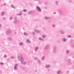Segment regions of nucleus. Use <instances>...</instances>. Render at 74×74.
I'll return each mask as SVG.
<instances>
[{
  "instance_id": "obj_5",
  "label": "nucleus",
  "mask_w": 74,
  "mask_h": 74,
  "mask_svg": "<svg viewBox=\"0 0 74 74\" xmlns=\"http://www.w3.org/2000/svg\"><path fill=\"white\" fill-rule=\"evenodd\" d=\"M18 66V64H15L14 65V70H16L17 69V67Z\"/></svg>"
},
{
  "instance_id": "obj_16",
  "label": "nucleus",
  "mask_w": 74,
  "mask_h": 74,
  "mask_svg": "<svg viewBox=\"0 0 74 74\" xmlns=\"http://www.w3.org/2000/svg\"><path fill=\"white\" fill-rule=\"evenodd\" d=\"M27 43H30V41H29V40H27Z\"/></svg>"
},
{
  "instance_id": "obj_41",
  "label": "nucleus",
  "mask_w": 74,
  "mask_h": 74,
  "mask_svg": "<svg viewBox=\"0 0 74 74\" xmlns=\"http://www.w3.org/2000/svg\"><path fill=\"white\" fill-rule=\"evenodd\" d=\"M46 8H47V7H45V9H46Z\"/></svg>"
},
{
  "instance_id": "obj_3",
  "label": "nucleus",
  "mask_w": 74,
  "mask_h": 74,
  "mask_svg": "<svg viewBox=\"0 0 74 74\" xmlns=\"http://www.w3.org/2000/svg\"><path fill=\"white\" fill-rule=\"evenodd\" d=\"M36 10H37V11H38L39 12H41V10L40 8V7L38 6H36Z\"/></svg>"
},
{
  "instance_id": "obj_45",
  "label": "nucleus",
  "mask_w": 74,
  "mask_h": 74,
  "mask_svg": "<svg viewBox=\"0 0 74 74\" xmlns=\"http://www.w3.org/2000/svg\"><path fill=\"white\" fill-rule=\"evenodd\" d=\"M4 19H5V18H4Z\"/></svg>"
},
{
  "instance_id": "obj_12",
  "label": "nucleus",
  "mask_w": 74,
  "mask_h": 74,
  "mask_svg": "<svg viewBox=\"0 0 74 74\" xmlns=\"http://www.w3.org/2000/svg\"><path fill=\"white\" fill-rule=\"evenodd\" d=\"M60 73H61V71H59L58 72V74H60Z\"/></svg>"
},
{
  "instance_id": "obj_25",
  "label": "nucleus",
  "mask_w": 74,
  "mask_h": 74,
  "mask_svg": "<svg viewBox=\"0 0 74 74\" xmlns=\"http://www.w3.org/2000/svg\"><path fill=\"white\" fill-rule=\"evenodd\" d=\"M46 37V35H43L42 37L43 38H45Z\"/></svg>"
},
{
  "instance_id": "obj_21",
  "label": "nucleus",
  "mask_w": 74,
  "mask_h": 74,
  "mask_svg": "<svg viewBox=\"0 0 74 74\" xmlns=\"http://www.w3.org/2000/svg\"><path fill=\"white\" fill-rule=\"evenodd\" d=\"M22 13H21L20 14H17V15H22Z\"/></svg>"
},
{
  "instance_id": "obj_29",
  "label": "nucleus",
  "mask_w": 74,
  "mask_h": 74,
  "mask_svg": "<svg viewBox=\"0 0 74 74\" xmlns=\"http://www.w3.org/2000/svg\"><path fill=\"white\" fill-rule=\"evenodd\" d=\"M24 35H25V36L27 35V34H26V33H25V32L24 33Z\"/></svg>"
},
{
  "instance_id": "obj_23",
  "label": "nucleus",
  "mask_w": 74,
  "mask_h": 74,
  "mask_svg": "<svg viewBox=\"0 0 74 74\" xmlns=\"http://www.w3.org/2000/svg\"><path fill=\"white\" fill-rule=\"evenodd\" d=\"M4 13H5V12H2V13H1L2 15H4Z\"/></svg>"
},
{
  "instance_id": "obj_9",
  "label": "nucleus",
  "mask_w": 74,
  "mask_h": 74,
  "mask_svg": "<svg viewBox=\"0 0 74 74\" xmlns=\"http://www.w3.org/2000/svg\"><path fill=\"white\" fill-rule=\"evenodd\" d=\"M62 41H63L64 42H66L67 41V39L65 38H62Z\"/></svg>"
},
{
  "instance_id": "obj_33",
  "label": "nucleus",
  "mask_w": 74,
  "mask_h": 74,
  "mask_svg": "<svg viewBox=\"0 0 74 74\" xmlns=\"http://www.w3.org/2000/svg\"><path fill=\"white\" fill-rule=\"evenodd\" d=\"M37 57H35L34 58V60H37Z\"/></svg>"
},
{
  "instance_id": "obj_4",
  "label": "nucleus",
  "mask_w": 74,
  "mask_h": 74,
  "mask_svg": "<svg viewBox=\"0 0 74 74\" xmlns=\"http://www.w3.org/2000/svg\"><path fill=\"white\" fill-rule=\"evenodd\" d=\"M11 33V30L10 29H8L7 30L6 34H10V33Z\"/></svg>"
},
{
  "instance_id": "obj_30",
  "label": "nucleus",
  "mask_w": 74,
  "mask_h": 74,
  "mask_svg": "<svg viewBox=\"0 0 74 74\" xmlns=\"http://www.w3.org/2000/svg\"><path fill=\"white\" fill-rule=\"evenodd\" d=\"M11 6H12V8H15V7L14 6H13L12 5H11Z\"/></svg>"
},
{
  "instance_id": "obj_2",
  "label": "nucleus",
  "mask_w": 74,
  "mask_h": 74,
  "mask_svg": "<svg viewBox=\"0 0 74 74\" xmlns=\"http://www.w3.org/2000/svg\"><path fill=\"white\" fill-rule=\"evenodd\" d=\"M14 24H16L19 21V20L18 19H16V18L15 17L14 18Z\"/></svg>"
},
{
  "instance_id": "obj_44",
  "label": "nucleus",
  "mask_w": 74,
  "mask_h": 74,
  "mask_svg": "<svg viewBox=\"0 0 74 74\" xmlns=\"http://www.w3.org/2000/svg\"><path fill=\"white\" fill-rule=\"evenodd\" d=\"M15 34H16V32H15Z\"/></svg>"
},
{
  "instance_id": "obj_32",
  "label": "nucleus",
  "mask_w": 74,
  "mask_h": 74,
  "mask_svg": "<svg viewBox=\"0 0 74 74\" xmlns=\"http://www.w3.org/2000/svg\"><path fill=\"white\" fill-rule=\"evenodd\" d=\"M23 11H24V12H26V10H23Z\"/></svg>"
},
{
  "instance_id": "obj_14",
  "label": "nucleus",
  "mask_w": 74,
  "mask_h": 74,
  "mask_svg": "<svg viewBox=\"0 0 74 74\" xmlns=\"http://www.w3.org/2000/svg\"><path fill=\"white\" fill-rule=\"evenodd\" d=\"M60 33L61 34H64V32L63 31H60Z\"/></svg>"
},
{
  "instance_id": "obj_8",
  "label": "nucleus",
  "mask_w": 74,
  "mask_h": 74,
  "mask_svg": "<svg viewBox=\"0 0 74 74\" xmlns=\"http://www.w3.org/2000/svg\"><path fill=\"white\" fill-rule=\"evenodd\" d=\"M67 64H71V62L70 61H67Z\"/></svg>"
},
{
  "instance_id": "obj_28",
  "label": "nucleus",
  "mask_w": 74,
  "mask_h": 74,
  "mask_svg": "<svg viewBox=\"0 0 74 74\" xmlns=\"http://www.w3.org/2000/svg\"><path fill=\"white\" fill-rule=\"evenodd\" d=\"M68 37H69V38H70V37H71V35H69V36H68Z\"/></svg>"
},
{
  "instance_id": "obj_20",
  "label": "nucleus",
  "mask_w": 74,
  "mask_h": 74,
  "mask_svg": "<svg viewBox=\"0 0 74 74\" xmlns=\"http://www.w3.org/2000/svg\"><path fill=\"white\" fill-rule=\"evenodd\" d=\"M39 40H40V41H42V40H43V39L41 38H39Z\"/></svg>"
},
{
  "instance_id": "obj_10",
  "label": "nucleus",
  "mask_w": 74,
  "mask_h": 74,
  "mask_svg": "<svg viewBox=\"0 0 74 74\" xmlns=\"http://www.w3.org/2000/svg\"><path fill=\"white\" fill-rule=\"evenodd\" d=\"M38 47H35V51H37V50H38Z\"/></svg>"
},
{
  "instance_id": "obj_27",
  "label": "nucleus",
  "mask_w": 74,
  "mask_h": 74,
  "mask_svg": "<svg viewBox=\"0 0 74 74\" xmlns=\"http://www.w3.org/2000/svg\"><path fill=\"white\" fill-rule=\"evenodd\" d=\"M12 17H11L10 18V20H12Z\"/></svg>"
},
{
  "instance_id": "obj_37",
  "label": "nucleus",
  "mask_w": 74,
  "mask_h": 74,
  "mask_svg": "<svg viewBox=\"0 0 74 74\" xmlns=\"http://www.w3.org/2000/svg\"><path fill=\"white\" fill-rule=\"evenodd\" d=\"M1 26H2V25H1V24H0V27H1Z\"/></svg>"
},
{
  "instance_id": "obj_40",
  "label": "nucleus",
  "mask_w": 74,
  "mask_h": 74,
  "mask_svg": "<svg viewBox=\"0 0 74 74\" xmlns=\"http://www.w3.org/2000/svg\"><path fill=\"white\" fill-rule=\"evenodd\" d=\"M71 0H70L69 1L70 3V2H71Z\"/></svg>"
},
{
  "instance_id": "obj_15",
  "label": "nucleus",
  "mask_w": 74,
  "mask_h": 74,
  "mask_svg": "<svg viewBox=\"0 0 74 74\" xmlns=\"http://www.w3.org/2000/svg\"><path fill=\"white\" fill-rule=\"evenodd\" d=\"M19 45H23V43L20 42V43H19Z\"/></svg>"
},
{
  "instance_id": "obj_43",
  "label": "nucleus",
  "mask_w": 74,
  "mask_h": 74,
  "mask_svg": "<svg viewBox=\"0 0 74 74\" xmlns=\"http://www.w3.org/2000/svg\"><path fill=\"white\" fill-rule=\"evenodd\" d=\"M20 12H22V11H20Z\"/></svg>"
},
{
  "instance_id": "obj_36",
  "label": "nucleus",
  "mask_w": 74,
  "mask_h": 74,
  "mask_svg": "<svg viewBox=\"0 0 74 74\" xmlns=\"http://www.w3.org/2000/svg\"><path fill=\"white\" fill-rule=\"evenodd\" d=\"M38 63H40V60H38Z\"/></svg>"
},
{
  "instance_id": "obj_7",
  "label": "nucleus",
  "mask_w": 74,
  "mask_h": 74,
  "mask_svg": "<svg viewBox=\"0 0 74 74\" xmlns=\"http://www.w3.org/2000/svg\"><path fill=\"white\" fill-rule=\"evenodd\" d=\"M35 32H36L37 33H40V31H39L38 30L35 29Z\"/></svg>"
},
{
  "instance_id": "obj_6",
  "label": "nucleus",
  "mask_w": 74,
  "mask_h": 74,
  "mask_svg": "<svg viewBox=\"0 0 74 74\" xmlns=\"http://www.w3.org/2000/svg\"><path fill=\"white\" fill-rule=\"evenodd\" d=\"M49 47V45H47L46 46V47L45 48V49H48Z\"/></svg>"
},
{
  "instance_id": "obj_38",
  "label": "nucleus",
  "mask_w": 74,
  "mask_h": 74,
  "mask_svg": "<svg viewBox=\"0 0 74 74\" xmlns=\"http://www.w3.org/2000/svg\"><path fill=\"white\" fill-rule=\"evenodd\" d=\"M1 65H3V63H1Z\"/></svg>"
},
{
  "instance_id": "obj_11",
  "label": "nucleus",
  "mask_w": 74,
  "mask_h": 74,
  "mask_svg": "<svg viewBox=\"0 0 74 74\" xmlns=\"http://www.w3.org/2000/svg\"><path fill=\"white\" fill-rule=\"evenodd\" d=\"M56 48V47H54V51L53 52L54 53H56V50L55 49Z\"/></svg>"
},
{
  "instance_id": "obj_34",
  "label": "nucleus",
  "mask_w": 74,
  "mask_h": 74,
  "mask_svg": "<svg viewBox=\"0 0 74 74\" xmlns=\"http://www.w3.org/2000/svg\"><path fill=\"white\" fill-rule=\"evenodd\" d=\"M56 4H57V5H58V2H57V1H56Z\"/></svg>"
},
{
  "instance_id": "obj_42",
  "label": "nucleus",
  "mask_w": 74,
  "mask_h": 74,
  "mask_svg": "<svg viewBox=\"0 0 74 74\" xmlns=\"http://www.w3.org/2000/svg\"><path fill=\"white\" fill-rule=\"evenodd\" d=\"M35 0V1H37L38 0Z\"/></svg>"
},
{
  "instance_id": "obj_22",
  "label": "nucleus",
  "mask_w": 74,
  "mask_h": 74,
  "mask_svg": "<svg viewBox=\"0 0 74 74\" xmlns=\"http://www.w3.org/2000/svg\"><path fill=\"white\" fill-rule=\"evenodd\" d=\"M32 13V11H29L28 12V14H31Z\"/></svg>"
},
{
  "instance_id": "obj_24",
  "label": "nucleus",
  "mask_w": 74,
  "mask_h": 74,
  "mask_svg": "<svg viewBox=\"0 0 74 74\" xmlns=\"http://www.w3.org/2000/svg\"><path fill=\"white\" fill-rule=\"evenodd\" d=\"M8 40H12V38H8Z\"/></svg>"
},
{
  "instance_id": "obj_17",
  "label": "nucleus",
  "mask_w": 74,
  "mask_h": 74,
  "mask_svg": "<svg viewBox=\"0 0 74 74\" xmlns=\"http://www.w3.org/2000/svg\"><path fill=\"white\" fill-rule=\"evenodd\" d=\"M49 18H47V17H45V19H47V20H48V19H49Z\"/></svg>"
},
{
  "instance_id": "obj_26",
  "label": "nucleus",
  "mask_w": 74,
  "mask_h": 74,
  "mask_svg": "<svg viewBox=\"0 0 74 74\" xmlns=\"http://www.w3.org/2000/svg\"><path fill=\"white\" fill-rule=\"evenodd\" d=\"M44 58H45V56H43V57L42 58V60H44Z\"/></svg>"
},
{
  "instance_id": "obj_19",
  "label": "nucleus",
  "mask_w": 74,
  "mask_h": 74,
  "mask_svg": "<svg viewBox=\"0 0 74 74\" xmlns=\"http://www.w3.org/2000/svg\"><path fill=\"white\" fill-rule=\"evenodd\" d=\"M11 59H14V58H15V57H14L13 56H12L11 57Z\"/></svg>"
},
{
  "instance_id": "obj_39",
  "label": "nucleus",
  "mask_w": 74,
  "mask_h": 74,
  "mask_svg": "<svg viewBox=\"0 0 74 74\" xmlns=\"http://www.w3.org/2000/svg\"><path fill=\"white\" fill-rule=\"evenodd\" d=\"M4 5H6V3H4Z\"/></svg>"
},
{
  "instance_id": "obj_31",
  "label": "nucleus",
  "mask_w": 74,
  "mask_h": 74,
  "mask_svg": "<svg viewBox=\"0 0 74 74\" xmlns=\"http://www.w3.org/2000/svg\"><path fill=\"white\" fill-rule=\"evenodd\" d=\"M7 56L6 55H5L4 56V58H6Z\"/></svg>"
},
{
  "instance_id": "obj_46",
  "label": "nucleus",
  "mask_w": 74,
  "mask_h": 74,
  "mask_svg": "<svg viewBox=\"0 0 74 74\" xmlns=\"http://www.w3.org/2000/svg\"><path fill=\"white\" fill-rule=\"evenodd\" d=\"M73 47H74V46H73Z\"/></svg>"
},
{
  "instance_id": "obj_1",
  "label": "nucleus",
  "mask_w": 74,
  "mask_h": 74,
  "mask_svg": "<svg viewBox=\"0 0 74 74\" xmlns=\"http://www.w3.org/2000/svg\"><path fill=\"white\" fill-rule=\"evenodd\" d=\"M18 58L19 60H21V63L23 64H26V62L23 60V59L22 58V56H21V55H19Z\"/></svg>"
},
{
  "instance_id": "obj_18",
  "label": "nucleus",
  "mask_w": 74,
  "mask_h": 74,
  "mask_svg": "<svg viewBox=\"0 0 74 74\" xmlns=\"http://www.w3.org/2000/svg\"><path fill=\"white\" fill-rule=\"evenodd\" d=\"M66 53H70V51L68 50H67L66 51Z\"/></svg>"
},
{
  "instance_id": "obj_13",
  "label": "nucleus",
  "mask_w": 74,
  "mask_h": 74,
  "mask_svg": "<svg viewBox=\"0 0 74 74\" xmlns=\"http://www.w3.org/2000/svg\"><path fill=\"white\" fill-rule=\"evenodd\" d=\"M51 66V65H47L46 66V67H47V68H48L49 67H50Z\"/></svg>"
},
{
  "instance_id": "obj_35",
  "label": "nucleus",
  "mask_w": 74,
  "mask_h": 74,
  "mask_svg": "<svg viewBox=\"0 0 74 74\" xmlns=\"http://www.w3.org/2000/svg\"><path fill=\"white\" fill-rule=\"evenodd\" d=\"M32 34L33 35H34L35 34L34 33V32H33L32 33Z\"/></svg>"
}]
</instances>
